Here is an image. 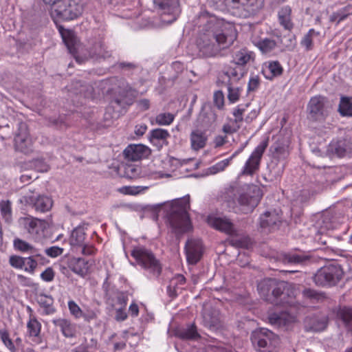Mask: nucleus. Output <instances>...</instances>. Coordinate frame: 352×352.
<instances>
[{
    "instance_id": "nucleus-1",
    "label": "nucleus",
    "mask_w": 352,
    "mask_h": 352,
    "mask_svg": "<svg viewBox=\"0 0 352 352\" xmlns=\"http://www.w3.org/2000/svg\"><path fill=\"white\" fill-rule=\"evenodd\" d=\"M236 37L234 25L210 17L197 39V45L203 56H216L231 46Z\"/></svg>"
},
{
    "instance_id": "nucleus-2",
    "label": "nucleus",
    "mask_w": 352,
    "mask_h": 352,
    "mask_svg": "<svg viewBox=\"0 0 352 352\" xmlns=\"http://www.w3.org/2000/svg\"><path fill=\"white\" fill-rule=\"evenodd\" d=\"M257 289L264 300L275 305L290 303L295 296L294 285L276 278H265L261 280L257 285Z\"/></svg>"
},
{
    "instance_id": "nucleus-3",
    "label": "nucleus",
    "mask_w": 352,
    "mask_h": 352,
    "mask_svg": "<svg viewBox=\"0 0 352 352\" xmlns=\"http://www.w3.org/2000/svg\"><path fill=\"white\" fill-rule=\"evenodd\" d=\"M167 219L172 231L177 235L192 229L188 210L190 208L189 197L173 200L166 205Z\"/></svg>"
},
{
    "instance_id": "nucleus-4",
    "label": "nucleus",
    "mask_w": 352,
    "mask_h": 352,
    "mask_svg": "<svg viewBox=\"0 0 352 352\" xmlns=\"http://www.w3.org/2000/svg\"><path fill=\"white\" fill-rule=\"evenodd\" d=\"M227 193L236 197L239 210L244 214L252 212L258 206L262 197L261 189L255 185H244L241 187L231 186Z\"/></svg>"
},
{
    "instance_id": "nucleus-5",
    "label": "nucleus",
    "mask_w": 352,
    "mask_h": 352,
    "mask_svg": "<svg viewBox=\"0 0 352 352\" xmlns=\"http://www.w3.org/2000/svg\"><path fill=\"white\" fill-rule=\"evenodd\" d=\"M254 53L245 48L233 51L232 60L225 67L223 74L228 78L239 80L246 73L245 65L250 62H254Z\"/></svg>"
},
{
    "instance_id": "nucleus-6",
    "label": "nucleus",
    "mask_w": 352,
    "mask_h": 352,
    "mask_svg": "<svg viewBox=\"0 0 352 352\" xmlns=\"http://www.w3.org/2000/svg\"><path fill=\"white\" fill-rule=\"evenodd\" d=\"M344 275V272L340 265L331 263L318 270L312 280L316 286L329 288L337 285Z\"/></svg>"
},
{
    "instance_id": "nucleus-7",
    "label": "nucleus",
    "mask_w": 352,
    "mask_h": 352,
    "mask_svg": "<svg viewBox=\"0 0 352 352\" xmlns=\"http://www.w3.org/2000/svg\"><path fill=\"white\" fill-rule=\"evenodd\" d=\"M138 264L150 274L158 278L162 273V267L151 250L144 246L138 245L133 248L131 253Z\"/></svg>"
},
{
    "instance_id": "nucleus-8",
    "label": "nucleus",
    "mask_w": 352,
    "mask_h": 352,
    "mask_svg": "<svg viewBox=\"0 0 352 352\" xmlns=\"http://www.w3.org/2000/svg\"><path fill=\"white\" fill-rule=\"evenodd\" d=\"M250 339L254 347L259 352H276L280 343L278 336L265 328L254 331Z\"/></svg>"
},
{
    "instance_id": "nucleus-9",
    "label": "nucleus",
    "mask_w": 352,
    "mask_h": 352,
    "mask_svg": "<svg viewBox=\"0 0 352 352\" xmlns=\"http://www.w3.org/2000/svg\"><path fill=\"white\" fill-rule=\"evenodd\" d=\"M82 10L80 0H62L51 9V16L55 21H69L78 18Z\"/></svg>"
},
{
    "instance_id": "nucleus-10",
    "label": "nucleus",
    "mask_w": 352,
    "mask_h": 352,
    "mask_svg": "<svg viewBox=\"0 0 352 352\" xmlns=\"http://www.w3.org/2000/svg\"><path fill=\"white\" fill-rule=\"evenodd\" d=\"M153 3L164 23H172L181 13L179 0H153Z\"/></svg>"
},
{
    "instance_id": "nucleus-11",
    "label": "nucleus",
    "mask_w": 352,
    "mask_h": 352,
    "mask_svg": "<svg viewBox=\"0 0 352 352\" xmlns=\"http://www.w3.org/2000/svg\"><path fill=\"white\" fill-rule=\"evenodd\" d=\"M132 89L129 84L124 80H118V85L114 89V98L111 102L110 108H120L118 112L125 109L133 103V99L130 97Z\"/></svg>"
},
{
    "instance_id": "nucleus-12",
    "label": "nucleus",
    "mask_w": 352,
    "mask_h": 352,
    "mask_svg": "<svg viewBox=\"0 0 352 352\" xmlns=\"http://www.w3.org/2000/svg\"><path fill=\"white\" fill-rule=\"evenodd\" d=\"M18 222L21 228L32 236L36 238L43 236L47 227V223L45 220L31 216L21 217Z\"/></svg>"
},
{
    "instance_id": "nucleus-13",
    "label": "nucleus",
    "mask_w": 352,
    "mask_h": 352,
    "mask_svg": "<svg viewBox=\"0 0 352 352\" xmlns=\"http://www.w3.org/2000/svg\"><path fill=\"white\" fill-rule=\"evenodd\" d=\"M267 146V141H263L252 152L245 164L242 170L243 175H252L259 168L261 157Z\"/></svg>"
},
{
    "instance_id": "nucleus-14",
    "label": "nucleus",
    "mask_w": 352,
    "mask_h": 352,
    "mask_svg": "<svg viewBox=\"0 0 352 352\" xmlns=\"http://www.w3.org/2000/svg\"><path fill=\"white\" fill-rule=\"evenodd\" d=\"M15 148L22 153L28 154L32 151V142L29 137L28 126L24 122H20L18 126V132L14 137Z\"/></svg>"
},
{
    "instance_id": "nucleus-15",
    "label": "nucleus",
    "mask_w": 352,
    "mask_h": 352,
    "mask_svg": "<svg viewBox=\"0 0 352 352\" xmlns=\"http://www.w3.org/2000/svg\"><path fill=\"white\" fill-rule=\"evenodd\" d=\"M203 324L208 329L216 331L223 326L222 318L220 312L210 306H204L202 313Z\"/></svg>"
},
{
    "instance_id": "nucleus-16",
    "label": "nucleus",
    "mask_w": 352,
    "mask_h": 352,
    "mask_svg": "<svg viewBox=\"0 0 352 352\" xmlns=\"http://www.w3.org/2000/svg\"><path fill=\"white\" fill-rule=\"evenodd\" d=\"M207 223L210 227L228 235L237 234V230L235 228L234 225L230 219L226 217L209 215L207 218Z\"/></svg>"
},
{
    "instance_id": "nucleus-17",
    "label": "nucleus",
    "mask_w": 352,
    "mask_h": 352,
    "mask_svg": "<svg viewBox=\"0 0 352 352\" xmlns=\"http://www.w3.org/2000/svg\"><path fill=\"white\" fill-rule=\"evenodd\" d=\"M186 258L188 263L195 265L201 259L203 254V245L199 239H188L185 245Z\"/></svg>"
},
{
    "instance_id": "nucleus-18",
    "label": "nucleus",
    "mask_w": 352,
    "mask_h": 352,
    "mask_svg": "<svg viewBox=\"0 0 352 352\" xmlns=\"http://www.w3.org/2000/svg\"><path fill=\"white\" fill-rule=\"evenodd\" d=\"M325 98L320 96L312 97L308 104L309 117L313 120H320L324 118Z\"/></svg>"
},
{
    "instance_id": "nucleus-19",
    "label": "nucleus",
    "mask_w": 352,
    "mask_h": 352,
    "mask_svg": "<svg viewBox=\"0 0 352 352\" xmlns=\"http://www.w3.org/2000/svg\"><path fill=\"white\" fill-rule=\"evenodd\" d=\"M23 199L28 204L32 206L36 211L40 212H46L50 210L53 206L52 198L45 195H39L37 197L25 196Z\"/></svg>"
},
{
    "instance_id": "nucleus-20",
    "label": "nucleus",
    "mask_w": 352,
    "mask_h": 352,
    "mask_svg": "<svg viewBox=\"0 0 352 352\" xmlns=\"http://www.w3.org/2000/svg\"><path fill=\"white\" fill-rule=\"evenodd\" d=\"M151 149L143 144H130L124 150L126 159L130 161H138L151 155Z\"/></svg>"
},
{
    "instance_id": "nucleus-21",
    "label": "nucleus",
    "mask_w": 352,
    "mask_h": 352,
    "mask_svg": "<svg viewBox=\"0 0 352 352\" xmlns=\"http://www.w3.org/2000/svg\"><path fill=\"white\" fill-rule=\"evenodd\" d=\"M232 3L236 8H243L245 17L255 15L264 6V0H232Z\"/></svg>"
},
{
    "instance_id": "nucleus-22",
    "label": "nucleus",
    "mask_w": 352,
    "mask_h": 352,
    "mask_svg": "<svg viewBox=\"0 0 352 352\" xmlns=\"http://www.w3.org/2000/svg\"><path fill=\"white\" fill-rule=\"evenodd\" d=\"M268 320L272 325L287 330L295 322V318L287 312L272 313L269 315Z\"/></svg>"
},
{
    "instance_id": "nucleus-23",
    "label": "nucleus",
    "mask_w": 352,
    "mask_h": 352,
    "mask_svg": "<svg viewBox=\"0 0 352 352\" xmlns=\"http://www.w3.org/2000/svg\"><path fill=\"white\" fill-rule=\"evenodd\" d=\"M280 223V217L275 212H266L260 217L261 228L269 232L278 229Z\"/></svg>"
},
{
    "instance_id": "nucleus-24",
    "label": "nucleus",
    "mask_w": 352,
    "mask_h": 352,
    "mask_svg": "<svg viewBox=\"0 0 352 352\" xmlns=\"http://www.w3.org/2000/svg\"><path fill=\"white\" fill-rule=\"evenodd\" d=\"M328 324V318L325 316L307 317L305 320V329L307 331H322Z\"/></svg>"
},
{
    "instance_id": "nucleus-25",
    "label": "nucleus",
    "mask_w": 352,
    "mask_h": 352,
    "mask_svg": "<svg viewBox=\"0 0 352 352\" xmlns=\"http://www.w3.org/2000/svg\"><path fill=\"white\" fill-rule=\"evenodd\" d=\"M68 267L75 274L84 276L89 270V263L85 258L72 257L68 259Z\"/></svg>"
},
{
    "instance_id": "nucleus-26",
    "label": "nucleus",
    "mask_w": 352,
    "mask_h": 352,
    "mask_svg": "<svg viewBox=\"0 0 352 352\" xmlns=\"http://www.w3.org/2000/svg\"><path fill=\"white\" fill-rule=\"evenodd\" d=\"M52 323L58 327L63 335L66 338L74 337L76 331V325L71 320L66 318H56L52 320Z\"/></svg>"
},
{
    "instance_id": "nucleus-27",
    "label": "nucleus",
    "mask_w": 352,
    "mask_h": 352,
    "mask_svg": "<svg viewBox=\"0 0 352 352\" xmlns=\"http://www.w3.org/2000/svg\"><path fill=\"white\" fill-rule=\"evenodd\" d=\"M283 263L285 264L305 265L309 260L310 256L303 253L289 252L280 255Z\"/></svg>"
},
{
    "instance_id": "nucleus-28",
    "label": "nucleus",
    "mask_w": 352,
    "mask_h": 352,
    "mask_svg": "<svg viewBox=\"0 0 352 352\" xmlns=\"http://www.w3.org/2000/svg\"><path fill=\"white\" fill-rule=\"evenodd\" d=\"M13 247L17 252L41 256L38 249L35 248L32 244L20 238H15L13 240Z\"/></svg>"
},
{
    "instance_id": "nucleus-29",
    "label": "nucleus",
    "mask_w": 352,
    "mask_h": 352,
    "mask_svg": "<svg viewBox=\"0 0 352 352\" xmlns=\"http://www.w3.org/2000/svg\"><path fill=\"white\" fill-rule=\"evenodd\" d=\"M336 316L348 331H352V307L340 306L336 310Z\"/></svg>"
},
{
    "instance_id": "nucleus-30",
    "label": "nucleus",
    "mask_w": 352,
    "mask_h": 352,
    "mask_svg": "<svg viewBox=\"0 0 352 352\" xmlns=\"http://www.w3.org/2000/svg\"><path fill=\"white\" fill-rule=\"evenodd\" d=\"M28 334L32 338V341L37 343L41 342V324L38 321L36 317L30 315V319L27 323Z\"/></svg>"
},
{
    "instance_id": "nucleus-31",
    "label": "nucleus",
    "mask_w": 352,
    "mask_h": 352,
    "mask_svg": "<svg viewBox=\"0 0 352 352\" xmlns=\"http://www.w3.org/2000/svg\"><path fill=\"white\" fill-rule=\"evenodd\" d=\"M89 56L95 58H108L111 56V52L107 50L104 43L100 41L96 42L89 50Z\"/></svg>"
},
{
    "instance_id": "nucleus-32",
    "label": "nucleus",
    "mask_w": 352,
    "mask_h": 352,
    "mask_svg": "<svg viewBox=\"0 0 352 352\" xmlns=\"http://www.w3.org/2000/svg\"><path fill=\"white\" fill-rule=\"evenodd\" d=\"M265 67L266 68H263L261 72L267 79L272 80L283 74V69L277 60L268 62Z\"/></svg>"
},
{
    "instance_id": "nucleus-33",
    "label": "nucleus",
    "mask_w": 352,
    "mask_h": 352,
    "mask_svg": "<svg viewBox=\"0 0 352 352\" xmlns=\"http://www.w3.org/2000/svg\"><path fill=\"white\" fill-rule=\"evenodd\" d=\"M186 283L185 277L182 274L175 275L170 280L169 285L167 287V292L170 297L175 298L177 296L178 291L182 289V286Z\"/></svg>"
},
{
    "instance_id": "nucleus-34",
    "label": "nucleus",
    "mask_w": 352,
    "mask_h": 352,
    "mask_svg": "<svg viewBox=\"0 0 352 352\" xmlns=\"http://www.w3.org/2000/svg\"><path fill=\"white\" fill-rule=\"evenodd\" d=\"M170 136L169 132L164 129H155L149 133V140L153 144L162 142V144L168 145L167 139Z\"/></svg>"
},
{
    "instance_id": "nucleus-35",
    "label": "nucleus",
    "mask_w": 352,
    "mask_h": 352,
    "mask_svg": "<svg viewBox=\"0 0 352 352\" xmlns=\"http://www.w3.org/2000/svg\"><path fill=\"white\" fill-rule=\"evenodd\" d=\"M207 137L206 133L200 130H194L190 133L191 147L193 150L198 151L204 148L206 144Z\"/></svg>"
},
{
    "instance_id": "nucleus-36",
    "label": "nucleus",
    "mask_w": 352,
    "mask_h": 352,
    "mask_svg": "<svg viewBox=\"0 0 352 352\" xmlns=\"http://www.w3.org/2000/svg\"><path fill=\"white\" fill-rule=\"evenodd\" d=\"M86 239L85 228L79 226L74 228L70 235L69 244L72 247L83 245Z\"/></svg>"
},
{
    "instance_id": "nucleus-37",
    "label": "nucleus",
    "mask_w": 352,
    "mask_h": 352,
    "mask_svg": "<svg viewBox=\"0 0 352 352\" xmlns=\"http://www.w3.org/2000/svg\"><path fill=\"white\" fill-rule=\"evenodd\" d=\"M36 301L44 309L45 315H50L56 311V309L53 306L54 299L51 296L39 294L36 296Z\"/></svg>"
},
{
    "instance_id": "nucleus-38",
    "label": "nucleus",
    "mask_w": 352,
    "mask_h": 352,
    "mask_svg": "<svg viewBox=\"0 0 352 352\" xmlns=\"http://www.w3.org/2000/svg\"><path fill=\"white\" fill-rule=\"evenodd\" d=\"M63 39L69 52L74 55L76 61L80 63H82V60L78 56H76L78 50V42L74 35L68 32L67 35H63Z\"/></svg>"
},
{
    "instance_id": "nucleus-39",
    "label": "nucleus",
    "mask_w": 352,
    "mask_h": 352,
    "mask_svg": "<svg viewBox=\"0 0 352 352\" xmlns=\"http://www.w3.org/2000/svg\"><path fill=\"white\" fill-rule=\"evenodd\" d=\"M177 337L184 340H197L200 335L197 332V327L192 324L186 328H182L177 331Z\"/></svg>"
},
{
    "instance_id": "nucleus-40",
    "label": "nucleus",
    "mask_w": 352,
    "mask_h": 352,
    "mask_svg": "<svg viewBox=\"0 0 352 352\" xmlns=\"http://www.w3.org/2000/svg\"><path fill=\"white\" fill-rule=\"evenodd\" d=\"M292 10L289 6H285L281 8L278 12V20L281 25L285 30H290L293 28V23L291 21Z\"/></svg>"
},
{
    "instance_id": "nucleus-41",
    "label": "nucleus",
    "mask_w": 352,
    "mask_h": 352,
    "mask_svg": "<svg viewBox=\"0 0 352 352\" xmlns=\"http://www.w3.org/2000/svg\"><path fill=\"white\" fill-rule=\"evenodd\" d=\"M232 238L229 241V243L232 246L236 248H248L251 245V240L250 237L245 235L240 234L239 230H237L236 235H230Z\"/></svg>"
},
{
    "instance_id": "nucleus-42",
    "label": "nucleus",
    "mask_w": 352,
    "mask_h": 352,
    "mask_svg": "<svg viewBox=\"0 0 352 352\" xmlns=\"http://www.w3.org/2000/svg\"><path fill=\"white\" fill-rule=\"evenodd\" d=\"M234 79L228 78L227 82L228 87V99L230 102L234 103L239 100L242 88L239 87H234L233 85L234 82H237Z\"/></svg>"
},
{
    "instance_id": "nucleus-43",
    "label": "nucleus",
    "mask_w": 352,
    "mask_h": 352,
    "mask_svg": "<svg viewBox=\"0 0 352 352\" xmlns=\"http://www.w3.org/2000/svg\"><path fill=\"white\" fill-rule=\"evenodd\" d=\"M242 149L243 148H241L239 151L235 152L230 157L220 161L214 165L209 167L207 170V174L214 175L224 170L225 168L230 164L232 160L237 155L239 152L241 151Z\"/></svg>"
},
{
    "instance_id": "nucleus-44",
    "label": "nucleus",
    "mask_w": 352,
    "mask_h": 352,
    "mask_svg": "<svg viewBox=\"0 0 352 352\" xmlns=\"http://www.w3.org/2000/svg\"><path fill=\"white\" fill-rule=\"evenodd\" d=\"M302 296L313 302H320L327 298L326 293L311 288H305L302 292Z\"/></svg>"
},
{
    "instance_id": "nucleus-45",
    "label": "nucleus",
    "mask_w": 352,
    "mask_h": 352,
    "mask_svg": "<svg viewBox=\"0 0 352 352\" xmlns=\"http://www.w3.org/2000/svg\"><path fill=\"white\" fill-rule=\"evenodd\" d=\"M351 9V6L348 5L338 10V11L333 12L329 17V21L331 22H335L336 24H338L348 17V16L350 14Z\"/></svg>"
},
{
    "instance_id": "nucleus-46",
    "label": "nucleus",
    "mask_w": 352,
    "mask_h": 352,
    "mask_svg": "<svg viewBox=\"0 0 352 352\" xmlns=\"http://www.w3.org/2000/svg\"><path fill=\"white\" fill-rule=\"evenodd\" d=\"M332 151L338 156L343 157L347 151L351 149L349 143L346 140H340L336 142L332 143Z\"/></svg>"
},
{
    "instance_id": "nucleus-47",
    "label": "nucleus",
    "mask_w": 352,
    "mask_h": 352,
    "mask_svg": "<svg viewBox=\"0 0 352 352\" xmlns=\"http://www.w3.org/2000/svg\"><path fill=\"white\" fill-rule=\"evenodd\" d=\"M216 114L211 110L200 113L198 120L203 127H209L216 120Z\"/></svg>"
},
{
    "instance_id": "nucleus-48",
    "label": "nucleus",
    "mask_w": 352,
    "mask_h": 352,
    "mask_svg": "<svg viewBox=\"0 0 352 352\" xmlns=\"http://www.w3.org/2000/svg\"><path fill=\"white\" fill-rule=\"evenodd\" d=\"M313 195V192L309 188L304 187L294 192V199L296 201L302 204L308 201Z\"/></svg>"
},
{
    "instance_id": "nucleus-49",
    "label": "nucleus",
    "mask_w": 352,
    "mask_h": 352,
    "mask_svg": "<svg viewBox=\"0 0 352 352\" xmlns=\"http://www.w3.org/2000/svg\"><path fill=\"white\" fill-rule=\"evenodd\" d=\"M318 35V32L315 31L314 29H310L302 38L300 45L305 47L306 51H311L314 48L313 37Z\"/></svg>"
},
{
    "instance_id": "nucleus-50",
    "label": "nucleus",
    "mask_w": 352,
    "mask_h": 352,
    "mask_svg": "<svg viewBox=\"0 0 352 352\" xmlns=\"http://www.w3.org/2000/svg\"><path fill=\"white\" fill-rule=\"evenodd\" d=\"M338 111L343 116H352V103L347 97H342Z\"/></svg>"
},
{
    "instance_id": "nucleus-51",
    "label": "nucleus",
    "mask_w": 352,
    "mask_h": 352,
    "mask_svg": "<svg viewBox=\"0 0 352 352\" xmlns=\"http://www.w3.org/2000/svg\"><path fill=\"white\" fill-rule=\"evenodd\" d=\"M256 46L263 53H268L276 47V43L273 39L265 38L259 41Z\"/></svg>"
},
{
    "instance_id": "nucleus-52",
    "label": "nucleus",
    "mask_w": 352,
    "mask_h": 352,
    "mask_svg": "<svg viewBox=\"0 0 352 352\" xmlns=\"http://www.w3.org/2000/svg\"><path fill=\"white\" fill-rule=\"evenodd\" d=\"M272 148L274 151V154L279 158H285L288 155V145L287 143L276 142L272 146Z\"/></svg>"
},
{
    "instance_id": "nucleus-53",
    "label": "nucleus",
    "mask_w": 352,
    "mask_h": 352,
    "mask_svg": "<svg viewBox=\"0 0 352 352\" xmlns=\"http://www.w3.org/2000/svg\"><path fill=\"white\" fill-rule=\"evenodd\" d=\"M35 257L38 256L36 255L30 254V256L24 258L25 266L23 267V270L25 272L31 274H34V272L38 266V263L34 258Z\"/></svg>"
},
{
    "instance_id": "nucleus-54",
    "label": "nucleus",
    "mask_w": 352,
    "mask_h": 352,
    "mask_svg": "<svg viewBox=\"0 0 352 352\" xmlns=\"http://www.w3.org/2000/svg\"><path fill=\"white\" fill-rule=\"evenodd\" d=\"M175 119V115L171 113H161L156 116L155 122L158 125H170Z\"/></svg>"
},
{
    "instance_id": "nucleus-55",
    "label": "nucleus",
    "mask_w": 352,
    "mask_h": 352,
    "mask_svg": "<svg viewBox=\"0 0 352 352\" xmlns=\"http://www.w3.org/2000/svg\"><path fill=\"white\" fill-rule=\"evenodd\" d=\"M140 175V168L132 164L124 166V176L129 179H136Z\"/></svg>"
},
{
    "instance_id": "nucleus-56",
    "label": "nucleus",
    "mask_w": 352,
    "mask_h": 352,
    "mask_svg": "<svg viewBox=\"0 0 352 352\" xmlns=\"http://www.w3.org/2000/svg\"><path fill=\"white\" fill-rule=\"evenodd\" d=\"M0 210L3 217L6 221L9 222L12 216L11 202L9 200L1 201L0 202Z\"/></svg>"
},
{
    "instance_id": "nucleus-57",
    "label": "nucleus",
    "mask_w": 352,
    "mask_h": 352,
    "mask_svg": "<svg viewBox=\"0 0 352 352\" xmlns=\"http://www.w3.org/2000/svg\"><path fill=\"white\" fill-rule=\"evenodd\" d=\"M0 338L5 346L11 351L15 352L16 348L7 330L0 329Z\"/></svg>"
},
{
    "instance_id": "nucleus-58",
    "label": "nucleus",
    "mask_w": 352,
    "mask_h": 352,
    "mask_svg": "<svg viewBox=\"0 0 352 352\" xmlns=\"http://www.w3.org/2000/svg\"><path fill=\"white\" fill-rule=\"evenodd\" d=\"M245 111V108L243 105H239L233 111V116L234 117V122L237 129L241 127V123L243 120V113Z\"/></svg>"
},
{
    "instance_id": "nucleus-59",
    "label": "nucleus",
    "mask_w": 352,
    "mask_h": 352,
    "mask_svg": "<svg viewBox=\"0 0 352 352\" xmlns=\"http://www.w3.org/2000/svg\"><path fill=\"white\" fill-rule=\"evenodd\" d=\"M128 300V292H118L116 296V302L113 304L112 306L116 307V305H118V307H126Z\"/></svg>"
},
{
    "instance_id": "nucleus-60",
    "label": "nucleus",
    "mask_w": 352,
    "mask_h": 352,
    "mask_svg": "<svg viewBox=\"0 0 352 352\" xmlns=\"http://www.w3.org/2000/svg\"><path fill=\"white\" fill-rule=\"evenodd\" d=\"M261 85V79L258 75L251 74L248 83L247 91L248 93L256 91Z\"/></svg>"
},
{
    "instance_id": "nucleus-61",
    "label": "nucleus",
    "mask_w": 352,
    "mask_h": 352,
    "mask_svg": "<svg viewBox=\"0 0 352 352\" xmlns=\"http://www.w3.org/2000/svg\"><path fill=\"white\" fill-rule=\"evenodd\" d=\"M77 85H79L80 89L78 94L82 95L85 98H91L94 94V87L85 82H78Z\"/></svg>"
},
{
    "instance_id": "nucleus-62",
    "label": "nucleus",
    "mask_w": 352,
    "mask_h": 352,
    "mask_svg": "<svg viewBox=\"0 0 352 352\" xmlns=\"http://www.w3.org/2000/svg\"><path fill=\"white\" fill-rule=\"evenodd\" d=\"M68 309L70 314L76 319H78L82 317L83 311L74 300H71L68 302Z\"/></svg>"
},
{
    "instance_id": "nucleus-63",
    "label": "nucleus",
    "mask_w": 352,
    "mask_h": 352,
    "mask_svg": "<svg viewBox=\"0 0 352 352\" xmlns=\"http://www.w3.org/2000/svg\"><path fill=\"white\" fill-rule=\"evenodd\" d=\"M24 258L18 255H12L9 258V264L14 268L23 270L25 266Z\"/></svg>"
},
{
    "instance_id": "nucleus-64",
    "label": "nucleus",
    "mask_w": 352,
    "mask_h": 352,
    "mask_svg": "<svg viewBox=\"0 0 352 352\" xmlns=\"http://www.w3.org/2000/svg\"><path fill=\"white\" fill-rule=\"evenodd\" d=\"M63 248L58 246H52L45 250V254L51 258H56L63 253Z\"/></svg>"
}]
</instances>
